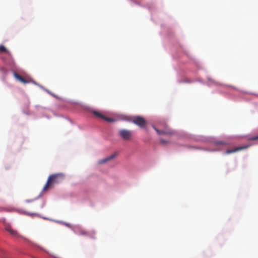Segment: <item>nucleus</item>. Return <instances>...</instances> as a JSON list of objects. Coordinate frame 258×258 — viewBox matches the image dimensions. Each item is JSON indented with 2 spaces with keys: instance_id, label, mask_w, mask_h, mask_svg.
Here are the masks:
<instances>
[{
  "instance_id": "obj_13",
  "label": "nucleus",
  "mask_w": 258,
  "mask_h": 258,
  "mask_svg": "<svg viewBox=\"0 0 258 258\" xmlns=\"http://www.w3.org/2000/svg\"><path fill=\"white\" fill-rule=\"evenodd\" d=\"M103 119L108 121V122H113L114 121V119L112 118L107 117L105 116H104Z\"/></svg>"
},
{
  "instance_id": "obj_3",
  "label": "nucleus",
  "mask_w": 258,
  "mask_h": 258,
  "mask_svg": "<svg viewBox=\"0 0 258 258\" xmlns=\"http://www.w3.org/2000/svg\"><path fill=\"white\" fill-rule=\"evenodd\" d=\"M118 134L121 139L126 141L131 140L133 136L132 132L126 129L119 130Z\"/></svg>"
},
{
  "instance_id": "obj_2",
  "label": "nucleus",
  "mask_w": 258,
  "mask_h": 258,
  "mask_svg": "<svg viewBox=\"0 0 258 258\" xmlns=\"http://www.w3.org/2000/svg\"><path fill=\"white\" fill-rule=\"evenodd\" d=\"M131 121L141 128H144L147 125L146 120L143 117L140 116L133 117Z\"/></svg>"
},
{
  "instance_id": "obj_6",
  "label": "nucleus",
  "mask_w": 258,
  "mask_h": 258,
  "mask_svg": "<svg viewBox=\"0 0 258 258\" xmlns=\"http://www.w3.org/2000/svg\"><path fill=\"white\" fill-rule=\"evenodd\" d=\"M14 75L16 79L24 84H27L29 82V81L26 80L24 77L21 76L20 75L16 73H15Z\"/></svg>"
},
{
  "instance_id": "obj_10",
  "label": "nucleus",
  "mask_w": 258,
  "mask_h": 258,
  "mask_svg": "<svg viewBox=\"0 0 258 258\" xmlns=\"http://www.w3.org/2000/svg\"><path fill=\"white\" fill-rule=\"evenodd\" d=\"M215 143L217 145L227 146L229 145L228 142L224 141H217L215 142Z\"/></svg>"
},
{
  "instance_id": "obj_5",
  "label": "nucleus",
  "mask_w": 258,
  "mask_h": 258,
  "mask_svg": "<svg viewBox=\"0 0 258 258\" xmlns=\"http://www.w3.org/2000/svg\"><path fill=\"white\" fill-rule=\"evenodd\" d=\"M155 130L159 135H172L174 132L171 130H159L155 128Z\"/></svg>"
},
{
  "instance_id": "obj_14",
  "label": "nucleus",
  "mask_w": 258,
  "mask_h": 258,
  "mask_svg": "<svg viewBox=\"0 0 258 258\" xmlns=\"http://www.w3.org/2000/svg\"><path fill=\"white\" fill-rule=\"evenodd\" d=\"M25 214L30 216H38V214L35 213H29V212H25Z\"/></svg>"
},
{
  "instance_id": "obj_15",
  "label": "nucleus",
  "mask_w": 258,
  "mask_h": 258,
  "mask_svg": "<svg viewBox=\"0 0 258 258\" xmlns=\"http://www.w3.org/2000/svg\"><path fill=\"white\" fill-rule=\"evenodd\" d=\"M160 142L162 144H164V145L167 144L168 143V141H167L164 139H160Z\"/></svg>"
},
{
  "instance_id": "obj_18",
  "label": "nucleus",
  "mask_w": 258,
  "mask_h": 258,
  "mask_svg": "<svg viewBox=\"0 0 258 258\" xmlns=\"http://www.w3.org/2000/svg\"><path fill=\"white\" fill-rule=\"evenodd\" d=\"M32 200H26V202H32Z\"/></svg>"
},
{
  "instance_id": "obj_4",
  "label": "nucleus",
  "mask_w": 258,
  "mask_h": 258,
  "mask_svg": "<svg viewBox=\"0 0 258 258\" xmlns=\"http://www.w3.org/2000/svg\"><path fill=\"white\" fill-rule=\"evenodd\" d=\"M249 147V145H245V146L238 147L235 148L233 149L227 150L225 151V153L226 154H229L233 153H234V152H236L237 151H241L242 150L246 149L248 148Z\"/></svg>"
},
{
  "instance_id": "obj_1",
  "label": "nucleus",
  "mask_w": 258,
  "mask_h": 258,
  "mask_svg": "<svg viewBox=\"0 0 258 258\" xmlns=\"http://www.w3.org/2000/svg\"><path fill=\"white\" fill-rule=\"evenodd\" d=\"M64 178L62 173H56L50 175L43 187V190H46L51 184L61 182Z\"/></svg>"
},
{
  "instance_id": "obj_11",
  "label": "nucleus",
  "mask_w": 258,
  "mask_h": 258,
  "mask_svg": "<svg viewBox=\"0 0 258 258\" xmlns=\"http://www.w3.org/2000/svg\"><path fill=\"white\" fill-rule=\"evenodd\" d=\"M93 113L95 116H97L98 117L101 118L102 119H103V117L104 116V115H103L102 114H101L99 112H98V111H93Z\"/></svg>"
},
{
  "instance_id": "obj_16",
  "label": "nucleus",
  "mask_w": 258,
  "mask_h": 258,
  "mask_svg": "<svg viewBox=\"0 0 258 258\" xmlns=\"http://www.w3.org/2000/svg\"><path fill=\"white\" fill-rule=\"evenodd\" d=\"M249 140L253 141L258 140V136L252 137L251 138H250Z\"/></svg>"
},
{
  "instance_id": "obj_7",
  "label": "nucleus",
  "mask_w": 258,
  "mask_h": 258,
  "mask_svg": "<svg viewBox=\"0 0 258 258\" xmlns=\"http://www.w3.org/2000/svg\"><path fill=\"white\" fill-rule=\"evenodd\" d=\"M116 156V154L114 153V154L109 156V157H107L104 158V159L100 160L99 161V164H103L104 163H106V162L112 160L113 159H114Z\"/></svg>"
},
{
  "instance_id": "obj_17",
  "label": "nucleus",
  "mask_w": 258,
  "mask_h": 258,
  "mask_svg": "<svg viewBox=\"0 0 258 258\" xmlns=\"http://www.w3.org/2000/svg\"><path fill=\"white\" fill-rule=\"evenodd\" d=\"M44 206V203L43 201H41L40 204V207L42 208Z\"/></svg>"
},
{
  "instance_id": "obj_8",
  "label": "nucleus",
  "mask_w": 258,
  "mask_h": 258,
  "mask_svg": "<svg viewBox=\"0 0 258 258\" xmlns=\"http://www.w3.org/2000/svg\"><path fill=\"white\" fill-rule=\"evenodd\" d=\"M6 229L7 231H8L11 234H12V235L14 236H16V237H18L19 236V234L17 232V231L14 229H13L12 227H7L6 228Z\"/></svg>"
},
{
  "instance_id": "obj_12",
  "label": "nucleus",
  "mask_w": 258,
  "mask_h": 258,
  "mask_svg": "<svg viewBox=\"0 0 258 258\" xmlns=\"http://www.w3.org/2000/svg\"><path fill=\"white\" fill-rule=\"evenodd\" d=\"M0 52H8V51L4 45H0Z\"/></svg>"
},
{
  "instance_id": "obj_9",
  "label": "nucleus",
  "mask_w": 258,
  "mask_h": 258,
  "mask_svg": "<svg viewBox=\"0 0 258 258\" xmlns=\"http://www.w3.org/2000/svg\"><path fill=\"white\" fill-rule=\"evenodd\" d=\"M78 233L79 235L85 236H89L90 235V234L88 231H87L86 230L83 229H79L78 231Z\"/></svg>"
}]
</instances>
